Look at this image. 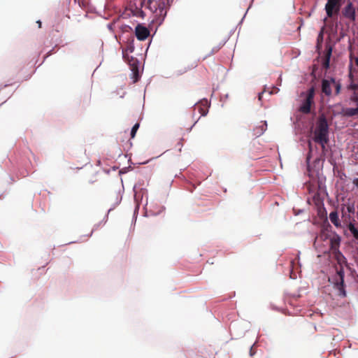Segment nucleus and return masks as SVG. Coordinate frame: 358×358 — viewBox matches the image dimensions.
Returning a JSON list of instances; mask_svg holds the SVG:
<instances>
[{
  "label": "nucleus",
  "instance_id": "ddd939ff",
  "mask_svg": "<svg viewBox=\"0 0 358 358\" xmlns=\"http://www.w3.org/2000/svg\"><path fill=\"white\" fill-rule=\"evenodd\" d=\"M342 115L346 117H358V106L357 108H344Z\"/></svg>",
  "mask_w": 358,
  "mask_h": 358
},
{
  "label": "nucleus",
  "instance_id": "7ed1b4c3",
  "mask_svg": "<svg viewBox=\"0 0 358 358\" xmlns=\"http://www.w3.org/2000/svg\"><path fill=\"white\" fill-rule=\"evenodd\" d=\"M313 140L320 144L323 152L327 151L326 144L329 142V126L326 117L322 115L319 117Z\"/></svg>",
  "mask_w": 358,
  "mask_h": 358
},
{
  "label": "nucleus",
  "instance_id": "a211bd4d",
  "mask_svg": "<svg viewBox=\"0 0 358 358\" xmlns=\"http://www.w3.org/2000/svg\"><path fill=\"white\" fill-rule=\"evenodd\" d=\"M324 27H322L317 38V45H320L323 41Z\"/></svg>",
  "mask_w": 358,
  "mask_h": 358
},
{
  "label": "nucleus",
  "instance_id": "0eeeda50",
  "mask_svg": "<svg viewBox=\"0 0 358 358\" xmlns=\"http://www.w3.org/2000/svg\"><path fill=\"white\" fill-rule=\"evenodd\" d=\"M343 15L352 22L356 19V10L352 2H348L342 10Z\"/></svg>",
  "mask_w": 358,
  "mask_h": 358
},
{
  "label": "nucleus",
  "instance_id": "9b49d317",
  "mask_svg": "<svg viewBox=\"0 0 358 358\" xmlns=\"http://www.w3.org/2000/svg\"><path fill=\"white\" fill-rule=\"evenodd\" d=\"M210 104L207 99H203L194 106V110H197L202 116L207 115Z\"/></svg>",
  "mask_w": 358,
  "mask_h": 358
},
{
  "label": "nucleus",
  "instance_id": "4be33fe9",
  "mask_svg": "<svg viewBox=\"0 0 358 358\" xmlns=\"http://www.w3.org/2000/svg\"><path fill=\"white\" fill-rule=\"evenodd\" d=\"M352 183L357 187V188H358V178H355L352 181Z\"/></svg>",
  "mask_w": 358,
  "mask_h": 358
},
{
  "label": "nucleus",
  "instance_id": "4468645a",
  "mask_svg": "<svg viewBox=\"0 0 358 358\" xmlns=\"http://www.w3.org/2000/svg\"><path fill=\"white\" fill-rule=\"evenodd\" d=\"M331 52H332V48H331V47L329 46L326 50L324 59L322 62V66L325 69H327L329 68V63H330V58L331 56Z\"/></svg>",
  "mask_w": 358,
  "mask_h": 358
},
{
  "label": "nucleus",
  "instance_id": "a878e982",
  "mask_svg": "<svg viewBox=\"0 0 358 358\" xmlns=\"http://www.w3.org/2000/svg\"><path fill=\"white\" fill-rule=\"evenodd\" d=\"M250 354L251 356H252L255 354V352L253 351L252 347L250 348Z\"/></svg>",
  "mask_w": 358,
  "mask_h": 358
},
{
  "label": "nucleus",
  "instance_id": "412c9836",
  "mask_svg": "<svg viewBox=\"0 0 358 358\" xmlns=\"http://www.w3.org/2000/svg\"><path fill=\"white\" fill-rule=\"evenodd\" d=\"M308 147H309V152H308V157H307V160H309V159L310 157V154L312 152V146H311V142L310 141H308Z\"/></svg>",
  "mask_w": 358,
  "mask_h": 358
},
{
  "label": "nucleus",
  "instance_id": "f8f14e48",
  "mask_svg": "<svg viewBox=\"0 0 358 358\" xmlns=\"http://www.w3.org/2000/svg\"><path fill=\"white\" fill-rule=\"evenodd\" d=\"M332 83L330 80L323 79L322 81V92L326 96H329L332 94Z\"/></svg>",
  "mask_w": 358,
  "mask_h": 358
},
{
  "label": "nucleus",
  "instance_id": "c85d7f7f",
  "mask_svg": "<svg viewBox=\"0 0 358 358\" xmlns=\"http://www.w3.org/2000/svg\"><path fill=\"white\" fill-rule=\"evenodd\" d=\"M321 237H329L327 234H321Z\"/></svg>",
  "mask_w": 358,
  "mask_h": 358
},
{
  "label": "nucleus",
  "instance_id": "dca6fc26",
  "mask_svg": "<svg viewBox=\"0 0 358 358\" xmlns=\"http://www.w3.org/2000/svg\"><path fill=\"white\" fill-rule=\"evenodd\" d=\"M331 81L332 83V85L335 87V94H339L341 90V84L339 82L336 81V79L334 78H331Z\"/></svg>",
  "mask_w": 358,
  "mask_h": 358
},
{
  "label": "nucleus",
  "instance_id": "c756f323",
  "mask_svg": "<svg viewBox=\"0 0 358 358\" xmlns=\"http://www.w3.org/2000/svg\"><path fill=\"white\" fill-rule=\"evenodd\" d=\"M135 196H136V201H137L138 198L139 197V195H138L136 192Z\"/></svg>",
  "mask_w": 358,
  "mask_h": 358
},
{
  "label": "nucleus",
  "instance_id": "6e6552de",
  "mask_svg": "<svg viewBox=\"0 0 358 358\" xmlns=\"http://www.w3.org/2000/svg\"><path fill=\"white\" fill-rule=\"evenodd\" d=\"M341 238L337 234H334L332 236H329V250L331 253L337 251H340Z\"/></svg>",
  "mask_w": 358,
  "mask_h": 358
},
{
  "label": "nucleus",
  "instance_id": "bb28decb",
  "mask_svg": "<svg viewBox=\"0 0 358 358\" xmlns=\"http://www.w3.org/2000/svg\"><path fill=\"white\" fill-rule=\"evenodd\" d=\"M356 65L358 66V57L355 58Z\"/></svg>",
  "mask_w": 358,
  "mask_h": 358
},
{
  "label": "nucleus",
  "instance_id": "7c9ffc66",
  "mask_svg": "<svg viewBox=\"0 0 358 358\" xmlns=\"http://www.w3.org/2000/svg\"><path fill=\"white\" fill-rule=\"evenodd\" d=\"M352 207L348 206V212H351V211H352Z\"/></svg>",
  "mask_w": 358,
  "mask_h": 358
},
{
  "label": "nucleus",
  "instance_id": "aec40b11",
  "mask_svg": "<svg viewBox=\"0 0 358 358\" xmlns=\"http://www.w3.org/2000/svg\"><path fill=\"white\" fill-rule=\"evenodd\" d=\"M135 77H136V83L138 82L139 78H140V75H139V73H138V66H137V64L136 63V75H135Z\"/></svg>",
  "mask_w": 358,
  "mask_h": 358
},
{
  "label": "nucleus",
  "instance_id": "b1692460",
  "mask_svg": "<svg viewBox=\"0 0 358 358\" xmlns=\"http://www.w3.org/2000/svg\"><path fill=\"white\" fill-rule=\"evenodd\" d=\"M123 29H124V31H127L129 29H131V27L130 26L125 25L123 27Z\"/></svg>",
  "mask_w": 358,
  "mask_h": 358
},
{
  "label": "nucleus",
  "instance_id": "39448f33",
  "mask_svg": "<svg viewBox=\"0 0 358 358\" xmlns=\"http://www.w3.org/2000/svg\"><path fill=\"white\" fill-rule=\"evenodd\" d=\"M341 7V0H327L324 7L327 17L333 18L336 16L340 12Z\"/></svg>",
  "mask_w": 358,
  "mask_h": 358
},
{
  "label": "nucleus",
  "instance_id": "f03ea898",
  "mask_svg": "<svg viewBox=\"0 0 358 358\" xmlns=\"http://www.w3.org/2000/svg\"><path fill=\"white\" fill-rule=\"evenodd\" d=\"M153 0H141V7L148 8L155 13V21L162 24L166 16L169 8V0H157L155 4L152 6Z\"/></svg>",
  "mask_w": 358,
  "mask_h": 358
},
{
  "label": "nucleus",
  "instance_id": "1a4fd4ad",
  "mask_svg": "<svg viewBox=\"0 0 358 358\" xmlns=\"http://www.w3.org/2000/svg\"><path fill=\"white\" fill-rule=\"evenodd\" d=\"M150 30L142 24H138L136 26V38L139 41H144L150 36Z\"/></svg>",
  "mask_w": 358,
  "mask_h": 358
},
{
  "label": "nucleus",
  "instance_id": "cd10ccee",
  "mask_svg": "<svg viewBox=\"0 0 358 358\" xmlns=\"http://www.w3.org/2000/svg\"><path fill=\"white\" fill-rule=\"evenodd\" d=\"M138 127H139L138 123H136V127H135L136 132L137 131V130H138Z\"/></svg>",
  "mask_w": 358,
  "mask_h": 358
},
{
  "label": "nucleus",
  "instance_id": "20e7f679",
  "mask_svg": "<svg viewBox=\"0 0 358 358\" xmlns=\"http://www.w3.org/2000/svg\"><path fill=\"white\" fill-rule=\"evenodd\" d=\"M315 88L310 87L308 92L306 99L299 107V110L304 114L310 113L311 106L314 103Z\"/></svg>",
  "mask_w": 358,
  "mask_h": 358
},
{
  "label": "nucleus",
  "instance_id": "473e14b6",
  "mask_svg": "<svg viewBox=\"0 0 358 358\" xmlns=\"http://www.w3.org/2000/svg\"><path fill=\"white\" fill-rule=\"evenodd\" d=\"M124 172H125V171H124V169H122V170H120V173H124Z\"/></svg>",
  "mask_w": 358,
  "mask_h": 358
},
{
  "label": "nucleus",
  "instance_id": "f257e3e1",
  "mask_svg": "<svg viewBox=\"0 0 358 358\" xmlns=\"http://www.w3.org/2000/svg\"><path fill=\"white\" fill-rule=\"evenodd\" d=\"M332 257L336 261L338 268L336 267V276L335 277L334 286L339 292V296H346L344 285V266H348V261L345 257L341 251H337L331 254Z\"/></svg>",
  "mask_w": 358,
  "mask_h": 358
},
{
  "label": "nucleus",
  "instance_id": "2eb2a0df",
  "mask_svg": "<svg viewBox=\"0 0 358 358\" xmlns=\"http://www.w3.org/2000/svg\"><path fill=\"white\" fill-rule=\"evenodd\" d=\"M329 220L336 227H340L341 226L338 218V214L336 210H334L330 213Z\"/></svg>",
  "mask_w": 358,
  "mask_h": 358
},
{
  "label": "nucleus",
  "instance_id": "6ab92c4d",
  "mask_svg": "<svg viewBox=\"0 0 358 358\" xmlns=\"http://www.w3.org/2000/svg\"><path fill=\"white\" fill-rule=\"evenodd\" d=\"M144 15H145L144 12L141 10H139L138 8L136 7V17H143Z\"/></svg>",
  "mask_w": 358,
  "mask_h": 358
},
{
  "label": "nucleus",
  "instance_id": "9d476101",
  "mask_svg": "<svg viewBox=\"0 0 358 358\" xmlns=\"http://www.w3.org/2000/svg\"><path fill=\"white\" fill-rule=\"evenodd\" d=\"M350 78L352 80V74L350 73ZM348 90L352 92L350 99L351 101L358 103V83H354L353 80L348 86Z\"/></svg>",
  "mask_w": 358,
  "mask_h": 358
},
{
  "label": "nucleus",
  "instance_id": "5701e85b",
  "mask_svg": "<svg viewBox=\"0 0 358 358\" xmlns=\"http://www.w3.org/2000/svg\"><path fill=\"white\" fill-rule=\"evenodd\" d=\"M130 134H131V138H134V126H133L131 127Z\"/></svg>",
  "mask_w": 358,
  "mask_h": 358
},
{
  "label": "nucleus",
  "instance_id": "f3484780",
  "mask_svg": "<svg viewBox=\"0 0 358 358\" xmlns=\"http://www.w3.org/2000/svg\"><path fill=\"white\" fill-rule=\"evenodd\" d=\"M348 228L352 234L353 237L355 239L358 240V229L355 227L354 224L350 222L349 224L348 225Z\"/></svg>",
  "mask_w": 358,
  "mask_h": 358
},
{
  "label": "nucleus",
  "instance_id": "423d86ee",
  "mask_svg": "<svg viewBox=\"0 0 358 358\" xmlns=\"http://www.w3.org/2000/svg\"><path fill=\"white\" fill-rule=\"evenodd\" d=\"M122 57L125 62H127L131 71V76L134 77V48L131 45L122 50Z\"/></svg>",
  "mask_w": 358,
  "mask_h": 358
},
{
  "label": "nucleus",
  "instance_id": "2f4dec72",
  "mask_svg": "<svg viewBox=\"0 0 358 358\" xmlns=\"http://www.w3.org/2000/svg\"><path fill=\"white\" fill-rule=\"evenodd\" d=\"M37 23L38 24V27H41V22L40 20L37 21Z\"/></svg>",
  "mask_w": 358,
  "mask_h": 358
},
{
  "label": "nucleus",
  "instance_id": "393cba45",
  "mask_svg": "<svg viewBox=\"0 0 358 358\" xmlns=\"http://www.w3.org/2000/svg\"><path fill=\"white\" fill-rule=\"evenodd\" d=\"M190 69H191V67H185L183 71H180V73H185V72H186V71H187L188 70H190Z\"/></svg>",
  "mask_w": 358,
  "mask_h": 358
}]
</instances>
